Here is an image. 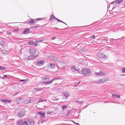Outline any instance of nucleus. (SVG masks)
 Returning <instances> with one entry per match:
<instances>
[{
  "label": "nucleus",
  "instance_id": "1",
  "mask_svg": "<svg viewBox=\"0 0 125 125\" xmlns=\"http://www.w3.org/2000/svg\"><path fill=\"white\" fill-rule=\"evenodd\" d=\"M30 54L32 55H35L38 54L39 55V52L38 51H37L36 50L33 48H31L29 50Z\"/></svg>",
  "mask_w": 125,
  "mask_h": 125
},
{
  "label": "nucleus",
  "instance_id": "2",
  "mask_svg": "<svg viewBox=\"0 0 125 125\" xmlns=\"http://www.w3.org/2000/svg\"><path fill=\"white\" fill-rule=\"evenodd\" d=\"M82 73L84 75H89L90 73V71L89 69L83 68L82 70Z\"/></svg>",
  "mask_w": 125,
  "mask_h": 125
},
{
  "label": "nucleus",
  "instance_id": "3",
  "mask_svg": "<svg viewBox=\"0 0 125 125\" xmlns=\"http://www.w3.org/2000/svg\"><path fill=\"white\" fill-rule=\"evenodd\" d=\"M25 110L23 109L21 110L18 113V116L20 117H22L25 114Z\"/></svg>",
  "mask_w": 125,
  "mask_h": 125
},
{
  "label": "nucleus",
  "instance_id": "4",
  "mask_svg": "<svg viewBox=\"0 0 125 125\" xmlns=\"http://www.w3.org/2000/svg\"><path fill=\"white\" fill-rule=\"evenodd\" d=\"M71 69L72 70V71L73 72L77 71L79 73H80L81 72L80 69H76V67L74 65H72V67H71Z\"/></svg>",
  "mask_w": 125,
  "mask_h": 125
},
{
  "label": "nucleus",
  "instance_id": "5",
  "mask_svg": "<svg viewBox=\"0 0 125 125\" xmlns=\"http://www.w3.org/2000/svg\"><path fill=\"white\" fill-rule=\"evenodd\" d=\"M45 63V62L43 60H39L36 61V64L38 66H40L43 65Z\"/></svg>",
  "mask_w": 125,
  "mask_h": 125
},
{
  "label": "nucleus",
  "instance_id": "6",
  "mask_svg": "<svg viewBox=\"0 0 125 125\" xmlns=\"http://www.w3.org/2000/svg\"><path fill=\"white\" fill-rule=\"evenodd\" d=\"M27 121L28 122V123H29V125H34V120L31 118H28Z\"/></svg>",
  "mask_w": 125,
  "mask_h": 125
},
{
  "label": "nucleus",
  "instance_id": "7",
  "mask_svg": "<svg viewBox=\"0 0 125 125\" xmlns=\"http://www.w3.org/2000/svg\"><path fill=\"white\" fill-rule=\"evenodd\" d=\"M38 56V54L37 55H31L29 56L27 58V59L28 60H32L36 57H37Z\"/></svg>",
  "mask_w": 125,
  "mask_h": 125
},
{
  "label": "nucleus",
  "instance_id": "8",
  "mask_svg": "<svg viewBox=\"0 0 125 125\" xmlns=\"http://www.w3.org/2000/svg\"><path fill=\"white\" fill-rule=\"evenodd\" d=\"M62 94L63 96L66 98H68L70 95L69 93L66 91L64 92Z\"/></svg>",
  "mask_w": 125,
  "mask_h": 125
},
{
  "label": "nucleus",
  "instance_id": "9",
  "mask_svg": "<svg viewBox=\"0 0 125 125\" xmlns=\"http://www.w3.org/2000/svg\"><path fill=\"white\" fill-rule=\"evenodd\" d=\"M108 78H105L104 79H100L96 81V82L98 83H103L106 81L108 80Z\"/></svg>",
  "mask_w": 125,
  "mask_h": 125
},
{
  "label": "nucleus",
  "instance_id": "10",
  "mask_svg": "<svg viewBox=\"0 0 125 125\" xmlns=\"http://www.w3.org/2000/svg\"><path fill=\"white\" fill-rule=\"evenodd\" d=\"M56 78H54L52 80H51L49 82H43V83L44 84L46 85H48L52 83L53 81H55L56 80Z\"/></svg>",
  "mask_w": 125,
  "mask_h": 125
},
{
  "label": "nucleus",
  "instance_id": "11",
  "mask_svg": "<svg viewBox=\"0 0 125 125\" xmlns=\"http://www.w3.org/2000/svg\"><path fill=\"white\" fill-rule=\"evenodd\" d=\"M95 74L96 76L97 75H103L105 73L103 72H95Z\"/></svg>",
  "mask_w": 125,
  "mask_h": 125
},
{
  "label": "nucleus",
  "instance_id": "12",
  "mask_svg": "<svg viewBox=\"0 0 125 125\" xmlns=\"http://www.w3.org/2000/svg\"><path fill=\"white\" fill-rule=\"evenodd\" d=\"M38 114L40 115L41 117H44L45 115V114L44 112H38Z\"/></svg>",
  "mask_w": 125,
  "mask_h": 125
},
{
  "label": "nucleus",
  "instance_id": "13",
  "mask_svg": "<svg viewBox=\"0 0 125 125\" xmlns=\"http://www.w3.org/2000/svg\"><path fill=\"white\" fill-rule=\"evenodd\" d=\"M0 101L4 103H5L7 102H8L9 103H10L12 102L11 101V100H9L5 99H1Z\"/></svg>",
  "mask_w": 125,
  "mask_h": 125
},
{
  "label": "nucleus",
  "instance_id": "14",
  "mask_svg": "<svg viewBox=\"0 0 125 125\" xmlns=\"http://www.w3.org/2000/svg\"><path fill=\"white\" fill-rule=\"evenodd\" d=\"M43 80L45 82H48L49 81V78H48L47 76H44L42 77Z\"/></svg>",
  "mask_w": 125,
  "mask_h": 125
},
{
  "label": "nucleus",
  "instance_id": "15",
  "mask_svg": "<svg viewBox=\"0 0 125 125\" xmlns=\"http://www.w3.org/2000/svg\"><path fill=\"white\" fill-rule=\"evenodd\" d=\"M44 39H40L38 38V39L36 40L35 42L36 43H39L42 42L43 41H44Z\"/></svg>",
  "mask_w": 125,
  "mask_h": 125
},
{
  "label": "nucleus",
  "instance_id": "16",
  "mask_svg": "<svg viewBox=\"0 0 125 125\" xmlns=\"http://www.w3.org/2000/svg\"><path fill=\"white\" fill-rule=\"evenodd\" d=\"M17 123L18 125H24L23 121L22 120H20Z\"/></svg>",
  "mask_w": 125,
  "mask_h": 125
},
{
  "label": "nucleus",
  "instance_id": "17",
  "mask_svg": "<svg viewBox=\"0 0 125 125\" xmlns=\"http://www.w3.org/2000/svg\"><path fill=\"white\" fill-rule=\"evenodd\" d=\"M124 0H116V4H119L122 3Z\"/></svg>",
  "mask_w": 125,
  "mask_h": 125
},
{
  "label": "nucleus",
  "instance_id": "18",
  "mask_svg": "<svg viewBox=\"0 0 125 125\" xmlns=\"http://www.w3.org/2000/svg\"><path fill=\"white\" fill-rule=\"evenodd\" d=\"M99 57L100 58H104L105 57V56L104 54L102 53H101L99 55Z\"/></svg>",
  "mask_w": 125,
  "mask_h": 125
},
{
  "label": "nucleus",
  "instance_id": "19",
  "mask_svg": "<svg viewBox=\"0 0 125 125\" xmlns=\"http://www.w3.org/2000/svg\"><path fill=\"white\" fill-rule=\"evenodd\" d=\"M22 99L21 98H19L18 99H16V101L18 104H20L21 102V101Z\"/></svg>",
  "mask_w": 125,
  "mask_h": 125
},
{
  "label": "nucleus",
  "instance_id": "20",
  "mask_svg": "<svg viewBox=\"0 0 125 125\" xmlns=\"http://www.w3.org/2000/svg\"><path fill=\"white\" fill-rule=\"evenodd\" d=\"M28 80L29 79L27 78L26 79L23 80L20 79V80L19 81L21 82H23V83H24L26 82H28Z\"/></svg>",
  "mask_w": 125,
  "mask_h": 125
},
{
  "label": "nucleus",
  "instance_id": "21",
  "mask_svg": "<svg viewBox=\"0 0 125 125\" xmlns=\"http://www.w3.org/2000/svg\"><path fill=\"white\" fill-rule=\"evenodd\" d=\"M49 66L51 68L53 69L55 68V65L54 64L51 63L49 65Z\"/></svg>",
  "mask_w": 125,
  "mask_h": 125
},
{
  "label": "nucleus",
  "instance_id": "22",
  "mask_svg": "<svg viewBox=\"0 0 125 125\" xmlns=\"http://www.w3.org/2000/svg\"><path fill=\"white\" fill-rule=\"evenodd\" d=\"M30 31V30L29 29H27L25 30L23 33L25 34H27L29 33V32Z\"/></svg>",
  "mask_w": 125,
  "mask_h": 125
},
{
  "label": "nucleus",
  "instance_id": "23",
  "mask_svg": "<svg viewBox=\"0 0 125 125\" xmlns=\"http://www.w3.org/2000/svg\"><path fill=\"white\" fill-rule=\"evenodd\" d=\"M35 22L33 20H31L28 22V23L30 24H35Z\"/></svg>",
  "mask_w": 125,
  "mask_h": 125
},
{
  "label": "nucleus",
  "instance_id": "24",
  "mask_svg": "<svg viewBox=\"0 0 125 125\" xmlns=\"http://www.w3.org/2000/svg\"><path fill=\"white\" fill-rule=\"evenodd\" d=\"M53 17H54V18L56 20H57V21H58V22H62V23H63V22L62 21L58 19L57 18H55V16H53Z\"/></svg>",
  "mask_w": 125,
  "mask_h": 125
},
{
  "label": "nucleus",
  "instance_id": "25",
  "mask_svg": "<svg viewBox=\"0 0 125 125\" xmlns=\"http://www.w3.org/2000/svg\"><path fill=\"white\" fill-rule=\"evenodd\" d=\"M28 43L29 44L33 45V43H34V42L32 41H30L28 42Z\"/></svg>",
  "mask_w": 125,
  "mask_h": 125
},
{
  "label": "nucleus",
  "instance_id": "26",
  "mask_svg": "<svg viewBox=\"0 0 125 125\" xmlns=\"http://www.w3.org/2000/svg\"><path fill=\"white\" fill-rule=\"evenodd\" d=\"M31 100H28L25 101V102L26 104H28L31 102Z\"/></svg>",
  "mask_w": 125,
  "mask_h": 125
},
{
  "label": "nucleus",
  "instance_id": "27",
  "mask_svg": "<svg viewBox=\"0 0 125 125\" xmlns=\"http://www.w3.org/2000/svg\"><path fill=\"white\" fill-rule=\"evenodd\" d=\"M67 106L65 105H62V109L63 110L66 109H67Z\"/></svg>",
  "mask_w": 125,
  "mask_h": 125
},
{
  "label": "nucleus",
  "instance_id": "28",
  "mask_svg": "<svg viewBox=\"0 0 125 125\" xmlns=\"http://www.w3.org/2000/svg\"><path fill=\"white\" fill-rule=\"evenodd\" d=\"M53 16H54L53 15H51L50 16V20H53L54 19V17H53Z\"/></svg>",
  "mask_w": 125,
  "mask_h": 125
},
{
  "label": "nucleus",
  "instance_id": "29",
  "mask_svg": "<svg viewBox=\"0 0 125 125\" xmlns=\"http://www.w3.org/2000/svg\"><path fill=\"white\" fill-rule=\"evenodd\" d=\"M34 89L35 90H36L37 91H41L42 89H40V88H35Z\"/></svg>",
  "mask_w": 125,
  "mask_h": 125
},
{
  "label": "nucleus",
  "instance_id": "30",
  "mask_svg": "<svg viewBox=\"0 0 125 125\" xmlns=\"http://www.w3.org/2000/svg\"><path fill=\"white\" fill-rule=\"evenodd\" d=\"M121 69L122 70V72L123 73H125V67L122 68Z\"/></svg>",
  "mask_w": 125,
  "mask_h": 125
},
{
  "label": "nucleus",
  "instance_id": "31",
  "mask_svg": "<svg viewBox=\"0 0 125 125\" xmlns=\"http://www.w3.org/2000/svg\"><path fill=\"white\" fill-rule=\"evenodd\" d=\"M121 39V38H118V39H114L113 38H111V39H110L109 41H114V40H120Z\"/></svg>",
  "mask_w": 125,
  "mask_h": 125
},
{
  "label": "nucleus",
  "instance_id": "32",
  "mask_svg": "<svg viewBox=\"0 0 125 125\" xmlns=\"http://www.w3.org/2000/svg\"><path fill=\"white\" fill-rule=\"evenodd\" d=\"M43 18H38L37 19H35V20L36 21H40V20H41L43 19Z\"/></svg>",
  "mask_w": 125,
  "mask_h": 125
},
{
  "label": "nucleus",
  "instance_id": "33",
  "mask_svg": "<svg viewBox=\"0 0 125 125\" xmlns=\"http://www.w3.org/2000/svg\"><path fill=\"white\" fill-rule=\"evenodd\" d=\"M95 36L94 35L91 36L90 38L92 39H94L95 37Z\"/></svg>",
  "mask_w": 125,
  "mask_h": 125
},
{
  "label": "nucleus",
  "instance_id": "34",
  "mask_svg": "<svg viewBox=\"0 0 125 125\" xmlns=\"http://www.w3.org/2000/svg\"><path fill=\"white\" fill-rule=\"evenodd\" d=\"M23 123L24 124H25V125H27L28 124V122H27L26 121H24Z\"/></svg>",
  "mask_w": 125,
  "mask_h": 125
},
{
  "label": "nucleus",
  "instance_id": "35",
  "mask_svg": "<svg viewBox=\"0 0 125 125\" xmlns=\"http://www.w3.org/2000/svg\"><path fill=\"white\" fill-rule=\"evenodd\" d=\"M33 45L35 46H37L38 45V44L37 43H35L34 42V43H33Z\"/></svg>",
  "mask_w": 125,
  "mask_h": 125
},
{
  "label": "nucleus",
  "instance_id": "36",
  "mask_svg": "<svg viewBox=\"0 0 125 125\" xmlns=\"http://www.w3.org/2000/svg\"><path fill=\"white\" fill-rule=\"evenodd\" d=\"M116 94H112V96H113V97H114V96L116 97Z\"/></svg>",
  "mask_w": 125,
  "mask_h": 125
},
{
  "label": "nucleus",
  "instance_id": "37",
  "mask_svg": "<svg viewBox=\"0 0 125 125\" xmlns=\"http://www.w3.org/2000/svg\"><path fill=\"white\" fill-rule=\"evenodd\" d=\"M103 40H104L105 42H107V41H108V39H106L105 38H104L103 39Z\"/></svg>",
  "mask_w": 125,
  "mask_h": 125
},
{
  "label": "nucleus",
  "instance_id": "38",
  "mask_svg": "<svg viewBox=\"0 0 125 125\" xmlns=\"http://www.w3.org/2000/svg\"><path fill=\"white\" fill-rule=\"evenodd\" d=\"M115 3V4H116V0H115V1H113L112 2H111L110 3L111 4H113V3Z\"/></svg>",
  "mask_w": 125,
  "mask_h": 125
},
{
  "label": "nucleus",
  "instance_id": "39",
  "mask_svg": "<svg viewBox=\"0 0 125 125\" xmlns=\"http://www.w3.org/2000/svg\"><path fill=\"white\" fill-rule=\"evenodd\" d=\"M56 79L57 80H60L62 79L60 77H56Z\"/></svg>",
  "mask_w": 125,
  "mask_h": 125
},
{
  "label": "nucleus",
  "instance_id": "40",
  "mask_svg": "<svg viewBox=\"0 0 125 125\" xmlns=\"http://www.w3.org/2000/svg\"><path fill=\"white\" fill-rule=\"evenodd\" d=\"M83 104V101H81V102H80V103L79 104L80 105H82Z\"/></svg>",
  "mask_w": 125,
  "mask_h": 125
},
{
  "label": "nucleus",
  "instance_id": "41",
  "mask_svg": "<svg viewBox=\"0 0 125 125\" xmlns=\"http://www.w3.org/2000/svg\"><path fill=\"white\" fill-rule=\"evenodd\" d=\"M116 97H117L118 98H120V95H118L117 94L116 95Z\"/></svg>",
  "mask_w": 125,
  "mask_h": 125
},
{
  "label": "nucleus",
  "instance_id": "42",
  "mask_svg": "<svg viewBox=\"0 0 125 125\" xmlns=\"http://www.w3.org/2000/svg\"><path fill=\"white\" fill-rule=\"evenodd\" d=\"M38 27V26H32L31 27L32 28H36Z\"/></svg>",
  "mask_w": 125,
  "mask_h": 125
},
{
  "label": "nucleus",
  "instance_id": "43",
  "mask_svg": "<svg viewBox=\"0 0 125 125\" xmlns=\"http://www.w3.org/2000/svg\"><path fill=\"white\" fill-rule=\"evenodd\" d=\"M3 67L0 65V70H3Z\"/></svg>",
  "mask_w": 125,
  "mask_h": 125
},
{
  "label": "nucleus",
  "instance_id": "44",
  "mask_svg": "<svg viewBox=\"0 0 125 125\" xmlns=\"http://www.w3.org/2000/svg\"><path fill=\"white\" fill-rule=\"evenodd\" d=\"M52 113L51 112H47V113L49 115H50Z\"/></svg>",
  "mask_w": 125,
  "mask_h": 125
},
{
  "label": "nucleus",
  "instance_id": "45",
  "mask_svg": "<svg viewBox=\"0 0 125 125\" xmlns=\"http://www.w3.org/2000/svg\"><path fill=\"white\" fill-rule=\"evenodd\" d=\"M76 102L77 103H78L79 104L80 103V102L78 100H77L76 101Z\"/></svg>",
  "mask_w": 125,
  "mask_h": 125
},
{
  "label": "nucleus",
  "instance_id": "46",
  "mask_svg": "<svg viewBox=\"0 0 125 125\" xmlns=\"http://www.w3.org/2000/svg\"><path fill=\"white\" fill-rule=\"evenodd\" d=\"M3 76H4L6 78H7L8 77H9L8 76H7V75H3Z\"/></svg>",
  "mask_w": 125,
  "mask_h": 125
},
{
  "label": "nucleus",
  "instance_id": "47",
  "mask_svg": "<svg viewBox=\"0 0 125 125\" xmlns=\"http://www.w3.org/2000/svg\"><path fill=\"white\" fill-rule=\"evenodd\" d=\"M55 37H52V40H53L55 39Z\"/></svg>",
  "mask_w": 125,
  "mask_h": 125
},
{
  "label": "nucleus",
  "instance_id": "48",
  "mask_svg": "<svg viewBox=\"0 0 125 125\" xmlns=\"http://www.w3.org/2000/svg\"><path fill=\"white\" fill-rule=\"evenodd\" d=\"M6 69H7V68L6 67H4L3 68V70H6Z\"/></svg>",
  "mask_w": 125,
  "mask_h": 125
},
{
  "label": "nucleus",
  "instance_id": "49",
  "mask_svg": "<svg viewBox=\"0 0 125 125\" xmlns=\"http://www.w3.org/2000/svg\"><path fill=\"white\" fill-rule=\"evenodd\" d=\"M7 33L9 35H11V32H7Z\"/></svg>",
  "mask_w": 125,
  "mask_h": 125
},
{
  "label": "nucleus",
  "instance_id": "50",
  "mask_svg": "<svg viewBox=\"0 0 125 125\" xmlns=\"http://www.w3.org/2000/svg\"><path fill=\"white\" fill-rule=\"evenodd\" d=\"M73 122L74 124H75L76 125H80L78 123H75V122Z\"/></svg>",
  "mask_w": 125,
  "mask_h": 125
},
{
  "label": "nucleus",
  "instance_id": "51",
  "mask_svg": "<svg viewBox=\"0 0 125 125\" xmlns=\"http://www.w3.org/2000/svg\"><path fill=\"white\" fill-rule=\"evenodd\" d=\"M80 83V81H79V82H78V83H77V84H76V85H77H77H78V84H79V83Z\"/></svg>",
  "mask_w": 125,
  "mask_h": 125
},
{
  "label": "nucleus",
  "instance_id": "52",
  "mask_svg": "<svg viewBox=\"0 0 125 125\" xmlns=\"http://www.w3.org/2000/svg\"><path fill=\"white\" fill-rule=\"evenodd\" d=\"M18 30H14V31H17Z\"/></svg>",
  "mask_w": 125,
  "mask_h": 125
},
{
  "label": "nucleus",
  "instance_id": "53",
  "mask_svg": "<svg viewBox=\"0 0 125 125\" xmlns=\"http://www.w3.org/2000/svg\"><path fill=\"white\" fill-rule=\"evenodd\" d=\"M18 93H15V95H16Z\"/></svg>",
  "mask_w": 125,
  "mask_h": 125
},
{
  "label": "nucleus",
  "instance_id": "54",
  "mask_svg": "<svg viewBox=\"0 0 125 125\" xmlns=\"http://www.w3.org/2000/svg\"><path fill=\"white\" fill-rule=\"evenodd\" d=\"M81 27H86V26H81Z\"/></svg>",
  "mask_w": 125,
  "mask_h": 125
},
{
  "label": "nucleus",
  "instance_id": "55",
  "mask_svg": "<svg viewBox=\"0 0 125 125\" xmlns=\"http://www.w3.org/2000/svg\"><path fill=\"white\" fill-rule=\"evenodd\" d=\"M115 8V7L114 6L113 7V9H114Z\"/></svg>",
  "mask_w": 125,
  "mask_h": 125
},
{
  "label": "nucleus",
  "instance_id": "56",
  "mask_svg": "<svg viewBox=\"0 0 125 125\" xmlns=\"http://www.w3.org/2000/svg\"><path fill=\"white\" fill-rule=\"evenodd\" d=\"M4 78H5V77H4H4H2V78L3 79H4Z\"/></svg>",
  "mask_w": 125,
  "mask_h": 125
},
{
  "label": "nucleus",
  "instance_id": "57",
  "mask_svg": "<svg viewBox=\"0 0 125 125\" xmlns=\"http://www.w3.org/2000/svg\"><path fill=\"white\" fill-rule=\"evenodd\" d=\"M121 75L122 76V75H123V76H125V75H124L123 74H122Z\"/></svg>",
  "mask_w": 125,
  "mask_h": 125
},
{
  "label": "nucleus",
  "instance_id": "58",
  "mask_svg": "<svg viewBox=\"0 0 125 125\" xmlns=\"http://www.w3.org/2000/svg\"><path fill=\"white\" fill-rule=\"evenodd\" d=\"M63 23L64 24H65L66 25V24L65 22H63Z\"/></svg>",
  "mask_w": 125,
  "mask_h": 125
},
{
  "label": "nucleus",
  "instance_id": "59",
  "mask_svg": "<svg viewBox=\"0 0 125 125\" xmlns=\"http://www.w3.org/2000/svg\"><path fill=\"white\" fill-rule=\"evenodd\" d=\"M58 99H56V100H58Z\"/></svg>",
  "mask_w": 125,
  "mask_h": 125
},
{
  "label": "nucleus",
  "instance_id": "60",
  "mask_svg": "<svg viewBox=\"0 0 125 125\" xmlns=\"http://www.w3.org/2000/svg\"><path fill=\"white\" fill-rule=\"evenodd\" d=\"M41 102H42V101H43V100H41Z\"/></svg>",
  "mask_w": 125,
  "mask_h": 125
},
{
  "label": "nucleus",
  "instance_id": "61",
  "mask_svg": "<svg viewBox=\"0 0 125 125\" xmlns=\"http://www.w3.org/2000/svg\"><path fill=\"white\" fill-rule=\"evenodd\" d=\"M92 42V43H93V42Z\"/></svg>",
  "mask_w": 125,
  "mask_h": 125
},
{
  "label": "nucleus",
  "instance_id": "62",
  "mask_svg": "<svg viewBox=\"0 0 125 125\" xmlns=\"http://www.w3.org/2000/svg\"><path fill=\"white\" fill-rule=\"evenodd\" d=\"M51 28H53L52 27H51Z\"/></svg>",
  "mask_w": 125,
  "mask_h": 125
},
{
  "label": "nucleus",
  "instance_id": "63",
  "mask_svg": "<svg viewBox=\"0 0 125 125\" xmlns=\"http://www.w3.org/2000/svg\"><path fill=\"white\" fill-rule=\"evenodd\" d=\"M124 38V37H122V38Z\"/></svg>",
  "mask_w": 125,
  "mask_h": 125
},
{
  "label": "nucleus",
  "instance_id": "64",
  "mask_svg": "<svg viewBox=\"0 0 125 125\" xmlns=\"http://www.w3.org/2000/svg\"><path fill=\"white\" fill-rule=\"evenodd\" d=\"M55 28L56 29H57V28L56 27H55Z\"/></svg>",
  "mask_w": 125,
  "mask_h": 125
}]
</instances>
